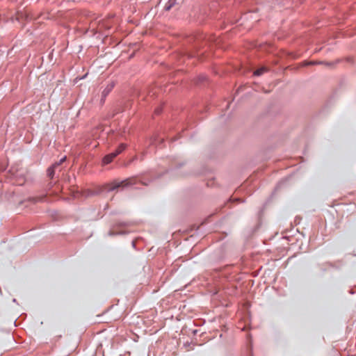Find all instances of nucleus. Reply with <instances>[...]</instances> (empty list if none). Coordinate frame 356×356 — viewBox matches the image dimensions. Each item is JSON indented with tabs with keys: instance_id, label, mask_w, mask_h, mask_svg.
<instances>
[{
	"instance_id": "0eeeda50",
	"label": "nucleus",
	"mask_w": 356,
	"mask_h": 356,
	"mask_svg": "<svg viewBox=\"0 0 356 356\" xmlns=\"http://www.w3.org/2000/svg\"><path fill=\"white\" fill-rule=\"evenodd\" d=\"M245 306H246V322H247L248 320L250 317V313L248 309L251 306L250 302L248 300V296H246V304H245ZM248 326L246 324V356H250V355L248 353V350H248L249 349L248 346H249V343H251V335L248 332Z\"/></svg>"
},
{
	"instance_id": "412c9836",
	"label": "nucleus",
	"mask_w": 356,
	"mask_h": 356,
	"mask_svg": "<svg viewBox=\"0 0 356 356\" xmlns=\"http://www.w3.org/2000/svg\"><path fill=\"white\" fill-rule=\"evenodd\" d=\"M348 292L350 295L355 294L356 293V287L349 289Z\"/></svg>"
},
{
	"instance_id": "20e7f679",
	"label": "nucleus",
	"mask_w": 356,
	"mask_h": 356,
	"mask_svg": "<svg viewBox=\"0 0 356 356\" xmlns=\"http://www.w3.org/2000/svg\"><path fill=\"white\" fill-rule=\"evenodd\" d=\"M126 148H127V144H125V143L120 144L119 146L118 147V148L115 151L106 154L103 158V160H102L103 164L107 165V164H109L110 163H111L113 161V160L118 155H119L120 153H122Z\"/></svg>"
},
{
	"instance_id": "1a4fd4ad",
	"label": "nucleus",
	"mask_w": 356,
	"mask_h": 356,
	"mask_svg": "<svg viewBox=\"0 0 356 356\" xmlns=\"http://www.w3.org/2000/svg\"><path fill=\"white\" fill-rule=\"evenodd\" d=\"M47 200L46 195H42L40 196L31 197L29 198V201L32 203L43 202Z\"/></svg>"
},
{
	"instance_id": "dca6fc26",
	"label": "nucleus",
	"mask_w": 356,
	"mask_h": 356,
	"mask_svg": "<svg viewBox=\"0 0 356 356\" xmlns=\"http://www.w3.org/2000/svg\"><path fill=\"white\" fill-rule=\"evenodd\" d=\"M127 234L126 232L120 231V232H115L113 230H111L108 233L110 236H115V235H121V234Z\"/></svg>"
},
{
	"instance_id": "4468645a",
	"label": "nucleus",
	"mask_w": 356,
	"mask_h": 356,
	"mask_svg": "<svg viewBox=\"0 0 356 356\" xmlns=\"http://www.w3.org/2000/svg\"><path fill=\"white\" fill-rule=\"evenodd\" d=\"M203 54V52L202 53H199V52H195V53H189L188 54V58H194V57H197L198 59H200V56Z\"/></svg>"
},
{
	"instance_id": "cd10ccee",
	"label": "nucleus",
	"mask_w": 356,
	"mask_h": 356,
	"mask_svg": "<svg viewBox=\"0 0 356 356\" xmlns=\"http://www.w3.org/2000/svg\"><path fill=\"white\" fill-rule=\"evenodd\" d=\"M132 246L135 247V243L134 241L132 242Z\"/></svg>"
},
{
	"instance_id": "f03ea898",
	"label": "nucleus",
	"mask_w": 356,
	"mask_h": 356,
	"mask_svg": "<svg viewBox=\"0 0 356 356\" xmlns=\"http://www.w3.org/2000/svg\"><path fill=\"white\" fill-rule=\"evenodd\" d=\"M136 183V178H128L122 181L114 180L112 182L103 184L99 188L98 193L111 192L118 188H124L132 186Z\"/></svg>"
},
{
	"instance_id": "f3484780",
	"label": "nucleus",
	"mask_w": 356,
	"mask_h": 356,
	"mask_svg": "<svg viewBox=\"0 0 356 356\" xmlns=\"http://www.w3.org/2000/svg\"><path fill=\"white\" fill-rule=\"evenodd\" d=\"M326 265L330 268H333L335 269H339V266H337L336 264H334L332 262H327V263H326Z\"/></svg>"
},
{
	"instance_id": "a211bd4d",
	"label": "nucleus",
	"mask_w": 356,
	"mask_h": 356,
	"mask_svg": "<svg viewBox=\"0 0 356 356\" xmlns=\"http://www.w3.org/2000/svg\"><path fill=\"white\" fill-rule=\"evenodd\" d=\"M229 3H233L234 4H241L243 2L244 0H227Z\"/></svg>"
},
{
	"instance_id": "6e6552de",
	"label": "nucleus",
	"mask_w": 356,
	"mask_h": 356,
	"mask_svg": "<svg viewBox=\"0 0 356 356\" xmlns=\"http://www.w3.org/2000/svg\"><path fill=\"white\" fill-rule=\"evenodd\" d=\"M115 86V83L113 82H111L108 83L106 88L103 90L102 92V97L100 99L101 104H104L106 97L108 95V94L112 91Z\"/></svg>"
},
{
	"instance_id": "bb28decb",
	"label": "nucleus",
	"mask_w": 356,
	"mask_h": 356,
	"mask_svg": "<svg viewBox=\"0 0 356 356\" xmlns=\"http://www.w3.org/2000/svg\"><path fill=\"white\" fill-rule=\"evenodd\" d=\"M241 330H242V331H245V325H243V326L241 327Z\"/></svg>"
},
{
	"instance_id": "ddd939ff",
	"label": "nucleus",
	"mask_w": 356,
	"mask_h": 356,
	"mask_svg": "<svg viewBox=\"0 0 356 356\" xmlns=\"http://www.w3.org/2000/svg\"><path fill=\"white\" fill-rule=\"evenodd\" d=\"M341 61V59H337L334 61L332 62H323V63L325 64L326 66L330 67H334L337 64L339 63Z\"/></svg>"
},
{
	"instance_id": "b1692460",
	"label": "nucleus",
	"mask_w": 356,
	"mask_h": 356,
	"mask_svg": "<svg viewBox=\"0 0 356 356\" xmlns=\"http://www.w3.org/2000/svg\"><path fill=\"white\" fill-rule=\"evenodd\" d=\"M346 61L348 63H353V58H352L350 57L346 58Z\"/></svg>"
},
{
	"instance_id": "4be33fe9",
	"label": "nucleus",
	"mask_w": 356,
	"mask_h": 356,
	"mask_svg": "<svg viewBox=\"0 0 356 356\" xmlns=\"http://www.w3.org/2000/svg\"><path fill=\"white\" fill-rule=\"evenodd\" d=\"M162 112V108H156L154 111V113L156 115H160Z\"/></svg>"
},
{
	"instance_id": "9d476101",
	"label": "nucleus",
	"mask_w": 356,
	"mask_h": 356,
	"mask_svg": "<svg viewBox=\"0 0 356 356\" xmlns=\"http://www.w3.org/2000/svg\"><path fill=\"white\" fill-rule=\"evenodd\" d=\"M58 167L55 164H52L47 168V174L50 179H53L55 175V170Z\"/></svg>"
},
{
	"instance_id": "423d86ee",
	"label": "nucleus",
	"mask_w": 356,
	"mask_h": 356,
	"mask_svg": "<svg viewBox=\"0 0 356 356\" xmlns=\"http://www.w3.org/2000/svg\"><path fill=\"white\" fill-rule=\"evenodd\" d=\"M9 176L11 179H15L18 184L22 185L25 179L24 172L21 170L16 169L15 167H11L8 170Z\"/></svg>"
},
{
	"instance_id": "6ab92c4d",
	"label": "nucleus",
	"mask_w": 356,
	"mask_h": 356,
	"mask_svg": "<svg viewBox=\"0 0 356 356\" xmlns=\"http://www.w3.org/2000/svg\"><path fill=\"white\" fill-rule=\"evenodd\" d=\"M66 160V156H63L62 159H60L59 161L54 163L55 165L58 167L60 165L65 161Z\"/></svg>"
},
{
	"instance_id": "9b49d317",
	"label": "nucleus",
	"mask_w": 356,
	"mask_h": 356,
	"mask_svg": "<svg viewBox=\"0 0 356 356\" xmlns=\"http://www.w3.org/2000/svg\"><path fill=\"white\" fill-rule=\"evenodd\" d=\"M178 4L177 0H168L166 4L164 6V10L166 11H169L171 8H172Z\"/></svg>"
},
{
	"instance_id": "7ed1b4c3",
	"label": "nucleus",
	"mask_w": 356,
	"mask_h": 356,
	"mask_svg": "<svg viewBox=\"0 0 356 356\" xmlns=\"http://www.w3.org/2000/svg\"><path fill=\"white\" fill-rule=\"evenodd\" d=\"M191 39L194 40V48L195 49L200 47L203 43L204 44L219 46L220 42V39L218 37L211 35H207L204 33H197L193 36Z\"/></svg>"
},
{
	"instance_id": "5701e85b",
	"label": "nucleus",
	"mask_w": 356,
	"mask_h": 356,
	"mask_svg": "<svg viewBox=\"0 0 356 356\" xmlns=\"http://www.w3.org/2000/svg\"><path fill=\"white\" fill-rule=\"evenodd\" d=\"M127 223L126 222H120V223H118L117 225L119 226V227H125L127 226Z\"/></svg>"
},
{
	"instance_id": "aec40b11",
	"label": "nucleus",
	"mask_w": 356,
	"mask_h": 356,
	"mask_svg": "<svg viewBox=\"0 0 356 356\" xmlns=\"http://www.w3.org/2000/svg\"><path fill=\"white\" fill-rule=\"evenodd\" d=\"M287 181V179H284V180H282L280 181L277 184V186H276V189H278L280 188H281L282 186V185H284L285 184V182Z\"/></svg>"
},
{
	"instance_id": "f8f14e48",
	"label": "nucleus",
	"mask_w": 356,
	"mask_h": 356,
	"mask_svg": "<svg viewBox=\"0 0 356 356\" xmlns=\"http://www.w3.org/2000/svg\"><path fill=\"white\" fill-rule=\"evenodd\" d=\"M207 80V77L204 74H200L195 79L196 84L204 83Z\"/></svg>"
},
{
	"instance_id": "39448f33",
	"label": "nucleus",
	"mask_w": 356,
	"mask_h": 356,
	"mask_svg": "<svg viewBox=\"0 0 356 356\" xmlns=\"http://www.w3.org/2000/svg\"><path fill=\"white\" fill-rule=\"evenodd\" d=\"M262 222L260 218H257L255 222L246 230V239L256 236L261 227Z\"/></svg>"
},
{
	"instance_id": "a878e982",
	"label": "nucleus",
	"mask_w": 356,
	"mask_h": 356,
	"mask_svg": "<svg viewBox=\"0 0 356 356\" xmlns=\"http://www.w3.org/2000/svg\"><path fill=\"white\" fill-rule=\"evenodd\" d=\"M330 101H331V99H330V100H328V101L327 102V103H326V104H325V107L323 108L322 112L324 111V109H325L327 106H328V104H330Z\"/></svg>"
},
{
	"instance_id": "7c9ffc66",
	"label": "nucleus",
	"mask_w": 356,
	"mask_h": 356,
	"mask_svg": "<svg viewBox=\"0 0 356 356\" xmlns=\"http://www.w3.org/2000/svg\"><path fill=\"white\" fill-rule=\"evenodd\" d=\"M245 191H246V194L248 193V188H246L245 189Z\"/></svg>"
},
{
	"instance_id": "c85d7f7f",
	"label": "nucleus",
	"mask_w": 356,
	"mask_h": 356,
	"mask_svg": "<svg viewBox=\"0 0 356 356\" xmlns=\"http://www.w3.org/2000/svg\"><path fill=\"white\" fill-rule=\"evenodd\" d=\"M245 181H246V184H247L248 182V178H246Z\"/></svg>"
},
{
	"instance_id": "473e14b6",
	"label": "nucleus",
	"mask_w": 356,
	"mask_h": 356,
	"mask_svg": "<svg viewBox=\"0 0 356 356\" xmlns=\"http://www.w3.org/2000/svg\"><path fill=\"white\" fill-rule=\"evenodd\" d=\"M245 69H246V72H247L248 71V67L247 66L245 67Z\"/></svg>"
},
{
	"instance_id": "2eb2a0df",
	"label": "nucleus",
	"mask_w": 356,
	"mask_h": 356,
	"mask_svg": "<svg viewBox=\"0 0 356 356\" xmlns=\"http://www.w3.org/2000/svg\"><path fill=\"white\" fill-rule=\"evenodd\" d=\"M265 71H266V70L264 68L257 69L254 72V75L257 76H259L262 75Z\"/></svg>"
},
{
	"instance_id": "2f4dec72",
	"label": "nucleus",
	"mask_w": 356,
	"mask_h": 356,
	"mask_svg": "<svg viewBox=\"0 0 356 356\" xmlns=\"http://www.w3.org/2000/svg\"><path fill=\"white\" fill-rule=\"evenodd\" d=\"M245 44H246V47H247L248 46V42L247 41L245 42Z\"/></svg>"
},
{
	"instance_id": "393cba45",
	"label": "nucleus",
	"mask_w": 356,
	"mask_h": 356,
	"mask_svg": "<svg viewBox=\"0 0 356 356\" xmlns=\"http://www.w3.org/2000/svg\"><path fill=\"white\" fill-rule=\"evenodd\" d=\"M136 159H137V156H135L131 161H129L128 165L130 164L131 162L134 161Z\"/></svg>"
},
{
	"instance_id": "f257e3e1",
	"label": "nucleus",
	"mask_w": 356,
	"mask_h": 356,
	"mask_svg": "<svg viewBox=\"0 0 356 356\" xmlns=\"http://www.w3.org/2000/svg\"><path fill=\"white\" fill-rule=\"evenodd\" d=\"M227 5L224 0H211L207 6L200 8L197 17L199 22H203L207 17L217 18V13Z\"/></svg>"
},
{
	"instance_id": "c756f323",
	"label": "nucleus",
	"mask_w": 356,
	"mask_h": 356,
	"mask_svg": "<svg viewBox=\"0 0 356 356\" xmlns=\"http://www.w3.org/2000/svg\"><path fill=\"white\" fill-rule=\"evenodd\" d=\"M143 184L144 185H147V184H147V183H146V182H143Z\"/></svg>"
}]
</instances>
